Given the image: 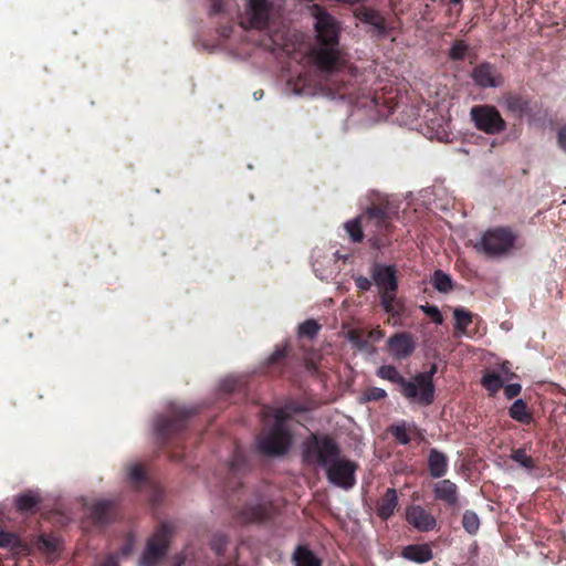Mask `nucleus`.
Masks as SVG:
<instances>
[{"mask_svg": "<svg viewBox=\"0 0 566 566\" xmlns=\"http://www.w3.org/2000/svg\"><path fill=\"white\" fill-rule=\"evenodd\" d=\"M303 460L323 468L334 486L349 490L356 483V463L342 457L337 443L328 437L311 436L303 444Z\"/></svg>", "mask_w": 566, "mask_h": 566, "instance_id": "1", "label": "nucleus"}, {"mask_svg": "<svg viewBox=\"0 0 566 566\" xmlns=\"http://www.w3.org/2000/svg\"><path fill=\"white\" fill-rule=\"evenodd\" d=\"M310 10L315 20L316 32V43L308 54L310 61L323 72L336 71L345 63L338 43L339 24L333 15L317 4H313Z\"/></svg>", "mask_w": 566, "mask_h": 566, "instance_id": "2", "label": "nucleus"}, {"mask_svg": "<svg viewBox=\"0 0 566 566\" xmlns=\"http://www.w3.org/2000/svg\"><path fill=\"white\" fill-rule=\"evenodd\" d=\"M287 413L283 409H273L264 415L266 431L258 439V449L265 455H282L293 443L286 426Z\"/></svg>", "mask_w": 566, "mask_h": 566, "instance_id": "3", "label": "nucleus"}, {"mask_svg": "<svg viewBox=\"0 0 566 566\" xmlns=\"http://www.w3.org/2000/svg\"><path fill=\"white\" fill-rule=\"evenodd\" d=\"M338 96L339 98H348L349 104L353 106L350 117L355 123H376L387 116L385 107H381L376 96L370 93L363 92L354 96L350 93H340L338 91Z\"/></svg>", "mask_w": 566, "mask_h": 566, "instance_id": "4", "label": "nucleus"}, {"mask_svg": "<svg viewBox=\"0 0 566 566\" xmlns=\"http://www.w3.org/2000/svg\"><path fill=\"white\" fill-rule=\"evenodd\" d=\"M514 241L515 237L512 231L505 228H495L485 231L475 244V248L489 256L497 258L510 252Z\"/></svg>", "mask_w": 566, "mask_h": 566, "instance_id": "5", "label": "nucleus"}, {"mask_svg": "<svg viewBox=\"0 0 566 566\" xmlns=\"http://www.w3.org/2000/svg\"><path fill=\"white\" fill-rule=\"evenodd\" d=\"M470 117L476 129L496 135L506 129V123L497 108L493 105H475L470 111Z\"/></svg>", "mask_w": 566, "mask_h": 566, "instance_id": "6", "label": "nucleus"}, {"mask_svg": "<svg viewBox=\"0 0 566 566\" xmlns=\"http://www.w3.org/2000/svg\"><path fill=\"white\" fill-rule=\"evenodd\" d=\"M361 227L366 230L380 231L387 227V214L378 208H370L364 216L347 221L344 224L346 232L354 242L363 239Z\"/></svg>", "mask_w": 566, "mask_h": 566, "instance_id": "7", "label": "nucleus"}, {"mask_svg": "<svg viewBox=\"0 0 566 566\" xmlns=\"http://www.w3.org/2000/svg\"><path fill=\"white\" fill-rule=\"evenodd\" d=\"M171 526L163 524L148 539L145 552L139 560L140 566H156L165 556L171 536Z\"/></svg>", "mask_w": 566, "mask_h": 566, "instance_id": "8", "label": "nucleus"}, {"mask_svg": "<svg viewBox=\"0 0 566 566\" xmlns=\"http://www.w3.org/2000/svg\"><path fill=\"white\" fill-rule=\"evenodd\" d=\"M272 10L273 4L270 0H247L244 27L264 29L268 25Z\"/></svg>", "mask_w": 566, "mask_h": 566, "instance_id": "9", "label": "nucleus"}, {"mask_svg": "<svg viewBox=\"0 0 566 566\" xmlns=\"http://www.w3.org/2000/svg\"><path fill=\"white\" fill-rule=\"evenodd\" d=\"M422 382L418 375L413 376L410 380L405 379L401 392L410 401L428 406L433 401L434 390L429 391Z\"/></svg>", "mask_w": 566, "mask_h": 566, "instance_id": "10", "label": "nucleus"}, {"mask_svg": "<svg viewBox=\"0 0 566 566\" xmlns=\"http://www.w3.org/2000/svg\"><path fill=\"white\" fill-rule=\"evenodd\" d=\"M370 274L373 282L379 289L380 295L386 292L397 291L398 281L394 265L375 263L371 266Z\"/></svg>", "mask_w": 566, "mask_h": 566, "instance_id": "11", "label": "nucleus"}, {"mask_svg": "<svg viewBox=\"0 0 566 566\" xmlns=\"http://www.w3.org/2000/svg\"><path fill=\"white\" fill-rule=\"evenodd\" d=\"M390 355L396 359H405L416 349V340L408 333H397L392 335L388 342Z\"/></svg>", "mask_w": 566, "mask_h": 566, "instance_id": "12", "label": "nucleus"}, {"mask_svg": "<svg viewBox=\"0 0 566 566\" xmlns=\"http://www.w3.org/2000/svg\"><path fill=\"white\" fill-rule=\"evenodd\" d=\"M356 18L370 27V31L376 36L382 38L387 35V28L385 19L380 13L374 9L360 7L355 12Z\"/></svg>", "mask_w": 566, "mask_h": 566, "instance_id": "13", "label": "nucleus"}, {"mask_svg": "<svg viewBox=\"0 0 566 566\" xmlns=\"http://www.w3.org/2000/svg\"><path fill=\"white\" fill-rule=\"evenodd\" d=\"M406 518L410 525L421 532H428L436 527V518L420 505L407 509Z\"/></svg>", "mask_w": 566, "mask_h": 566, "instance_id": "14", "label": "nucleus"}, {"mask_svg": "<svg viewBox=\"0 0 566 566\" xmlns=\"http://www.w3.org/2000/svg\"><path fill=\"white\" fill-rule=\"evenodd\" d=\"M474 83L483 88L497 87L502 84V78L496 70L488 63L478 65L472 72Z\"/></svg>", "mask_w": 566, "mask_h": 566, "instance_id": "15", "label": "nucleus"}, {"mask_svg": "<svg viewBox=\"0 0 566 566\" xmlns=\"http://www.w3.org/2000/svg\"><path fill=\"white\" fill-rule=\"evenodd\" d=\"M433 495L436 500L444 502L449 506L458 505V486L450 480H441L433 485Z\"/></svg>", "mask_w": 566, "mask_h": 566, "instance_id": "16", "label": "nucleus"}, {"mask_svg": "<svg viewBox=\"0 0 566 566\" xmlns=\"http://www.w3.org/2000/svg\"><path fill=\"white\" fill-rule=\"evenodd\" d=\"M85 506L96 522L106 523L114 512L115 503L109 500H92L90 503H85Z\"/></svg>", "mask_w": 566, "mask_h": 566, "instance_id": "17", "label": "nucleus"}, {"mask_svg": "<svg viewBox=\"0 0 566 566\" xmlns=\"http://www.w3.org/2000/svg\"><path fill=\"white\" fill-rule=\"evenodd\" d=\"M428 467L432 478H442L448 471V458L437 449H432L428 457Z\"/></svg>", "mask_w": 566, "mask_h": 566, "instance_id": "18", "label": "nucleus"}, {"mask_svg": "<svg viewBox=\"0 0 566 566\" xmlns=\"http://www.w3.org/2000/svg\"><path fill=\"white\" fill-rule=\"evenodd\" d=\"M402 556L411 562L422 564L432 558V551L429 545H408L402 551Z\"/></svg>", "mask_w": 566, "mask_h": 566, "instance_id": "19", "label": "nucleus"}, {"mask_svg": "<svg viewBox=\"0 0 566 566\" xmlns=\"http://www.w3.org/2000/svg\"><path fill=\"white\" fill-rule=\"evenodd\" d=\"M398 504V495L395 489H388L377 506V513L382 520L389 518Z\"/></svg>", "mask_w": 566, "mask_h": 566, "instance_id": "20", "label": "nucleus"}, {"mask_svg": "<svg viewBox=\"0 0 566 566\" xmlns=\"http://www.w3.org/2000/svg\"><path fill=\"white\" fill-rule=\"evenodd\" d=\"M294 566H322L321 559L306 546H298L293 554Z\"/></svg>", "mask_w": 566, "mask_h": 566, "instance_id": "21", "label": "nucleus"}, {"mask_svg": "<svg viewBox=\"0 0 566 566\" xmlns=\"http://www.w3.org/2000/svg\"><path fill=\"white\" fill-rule=\"evenodd\" d=\"M380 302L384 311L392 316H399L403 311L402 303L396 297V291L381 294Z\"/></svg>", "mask_w": 566, "mask_h": 566, "instance_id": "22", "label": "nucleus"}, {"mask_svg": "<svg viewBox=\"0 0 566 566\" xmlns=\"http://www.w3.org/2000/svg\"><path fill=\"white\" fill-rule=\"evenodd\" d=\"M510 417L521 423H530L531 413L527 411L526 403L523 399H516L509 409Z\"/></svg>", "mask_w": 566, "mask_h": 566, "instance_id": "23", "label": "nucleus"}, {"mask_svg": "<svg viewBox=\"0 0 566 566\" xmlns=\"http://www.w3.org/2000/svg\"><path fill=\"white\" fill-rule=\"evenodd\" d=\"M40 501V496L36 492L29 491L20 494L15 499V505L18 511L28 512L31 511Z\"/></svg>", "mask_w": 566, "mask_h": 566, "instance_id": "24", "label": "nucleus"}, {"mask_svg": "<svg viewBox=\"0 0 566 566\" xmlns=\"http://www.w3.org/2000/svg\"><path fill=\"white\" fill-rule=\"evenodd\" d=\"M60 546V538L52 535H42L36 543L38 549L45 553L48 556L55 554Z\"/></svg>", "mask_w": 566, "mask_h": 566, "instance_id": "25", "label": "nucleus"}, {"mask_svg": "<svg viewBox=\"0 0 566 566\" xmlns=\"http://www.w3.org/2000/svg\"><path fill=\"white\" fill-rule=\"evenodd\" d=\"M431 283L436 290L442 293H448L452 290V280L444 272L437 270L433 273Z\"/></svg>", "mask_w": 566, "mask_h": 566, "instance_id": "26", "label": "nucleus"}, {"mask_svg": "<svg viewBox=\"0 0 566 566\" xmlns=\"http://www.w3.org/2000/svg\"><path fill=\"white\" fill-rule=\"evenodd\" d=\"M321 329V325L315 319H306L305 322L301 323L297 327V336L300 338L307 337L310 339H313L316 337Z\"/></svg>", "mask_w": 566, "mask_h": 566, "instance_id": "27", "label": "nucleus"}, {"mask_svg": "<svg viewBox=\"0 0 566 566\" xmlns=\"http://www.w3.org/2000/svg\"><path fill=\"white\" fill-rule=\"evenodd\" d=\"M453 317L455 321V324H454L455 329L461 334L465 333L468 326L472 322L471 314L468 311H465L464 308L458 307L453 311Z\"/></svg>", "mask_w": 566, "mask_h": 566, "instance_id": "28", "label": "nucleus"}, {"mask_svg": "<svg viewBox=\"0 0 566 566\" xmlns=\"http://www.w3.org/2000/svg\"><path fill=\"white\" fill-rule=\"evenodd\" d=\"M377 375L382 379H387L391 382L398 384L400 387L405 381V378L399 374L396 367L391 365H384L379 367L377 370Z\"/></svg>", "mask_w": 566, "mask_h": 566, "instance_id": "29", "label": "nucleus"}, {"mask_svg": "<svg viewBox=\"0 0 566 566\" xmlns=\"http://www.w3.org/2000/svg\"><path fill=\"white\" fill-rule=\"evenodd\" d=\"M463 528L471 535L476 534L480 528V518L473 511H465L462 517Z\"/></svg>", "mask_w": 566, "mask_h": 566, "instance_id": "30", "label": "nucleus"}, {"mask_svg": "<svg viewBox=\"0 0 566 566\" xmlns=\"http://www.w3.org/2000/svg\"><path fill=\"white\" fill-rule=\"evenodd\" d=\"M504 379L500 374L489 373L483 376L482 385L491 392L495 394L503 387Z\"/></svg>", "mask_w": 566, "mask_h": 566, "instance_id": "31", "label": "nucleus"}, {"mask_svg": "<svg viewBox=\"0 0 566 566\" xmlns=\"http://www.w3.org/2000/svg\"><path fill=\"white\" fill-rule=\"evenodd\" d=\"M504 107L514 114H522L526 108L525 101L517 95H509L503 101Z\"/></svg>", "mask_w": 566, "mask_h": 566, "instance_id": "32", "label": "nucleus"}, {"mask_svg": "<svg viewBox=\"0 0 566 566\" xmlns=\"http://www.w3.org/2000/svg\"><path fill=\"white\" fill-rule=\"evenodd\" d=\"M511 459L526 470H532L534 468L532 458L528 457L523 449L513 450Z\"/></svg>", "mask_w": 566, "mask_h": 566, "instance_id": "33", "label": "nucleus"}, {"mask_svg": "<svg viewBox=\"0 0 566 566\" xmlns=\"http://www.w3.org/2000/svg\"><path fill=\"white\" fill-rule=\"evenodd\" d=\"M21 546L19 537L13 533L0 531V547L18 549Z\"/></svg>", "mask_w": 566, "mask_h": 566, "instance_id": "34", "label": "nucleus"}, {"mask_svg": "<svg viewBox=\"0 0 566 566\" xmlns=\"http://www.w3.org/2000/svg\"><path fill=\"white\" fill-rule=\"evenodd\" d=\"M468 51V45L463 41H455L449 51V56L452 60H462L465 56V53Z\"/></svg>", "mask_w": 566, "mask_h": 566, "instance_id": "35", "label": "nucleus"}, {"mask_svg": "<svg viewBox=\"0 0 566 566\" xmlns=\"http://www.w3.org/2000/svg\"><path fill=\"white\" fill-rule=\"evenodd\" d=\"M436 137L441 142H449L451 137V127H450V120L443 119V124H439L438 128L436 129Z\"/></svg>", "mask_w": 566, "mask_h": 566, "instance_id": "36", "label": "nucleus"}, {"mask_svg": "<svg viewBox=\"0 0 566 566\" xmlns=\"http://www.w3.org/2000/svg\"><path fill=\"white\" fill-rule=\"evenodd\" d=\"M437 365L436 364H432L430 369L424 371V373H418L417 375L420 377V379H422V384L426 385V388L430 390H434V385H433V376L434 374L437 373Z\"/></svg>", "mask_w": 566, "mask_h": 566, "instance_id": "37", "label": "nucleus"}, {"mask_svg": "<svg viewBox=\"0 0 566 566\" xmlns=\"http://www.w3.org/2000/svg\"><path fill=\"white\" fill-rule=\"evenodd\" d=\"M437 365L436 364H432L430 369L424 371V373H418L417 375L420 377V379H422V384L426 385V388L430 390H434V385H433V376L434 374L437 373Z\"/></svg>", "mask_w": 566, "mask_h": 566, "instance_id": "38", "label": "nucleus"}, {"mask_svg": "<svg viewBox=\"0 0 566 566\" xmlns=\"http://www.w3.org/2000/svg\"><path fill=\"white\" fill-rule=\"evenodd\" d=\"M128 479L132 483H139L144 479L143 468L138 463H133L127 469Z\"/></svg>", "mask_w": 566, "mask_h": 566, "instance_id": "39", "label": "nucleus"}, {"mask_svg": "<svg viewBox=\"0 0 566 566\" xmlns=\"http://www.w3.org/2000/svg\"><path fill=\"white\" fill-rule=\"evenodd\" d=\"M392 436L401 444H408L410 439L405 428V424H397L391 429Z\"/></svg>", "mask_w": 566, "mask_h": 566, "instance_id": "40", "label": "nucleus"}, {"mask_svg": "<svg viewBox=\"0 0 566 566\" xmlns=\"http://www.w3.org/2000/svg\"><path fill=\"white\" fill-rule=\"evenodd\" d=\"M387 396L386 391L379 387H371L364 394V400H379Z\"/></svg>", "mask_w": 566, "mask_h": 566, "instance_id": "41", "label": "nucleus"}, {"mask_svg": "<svg viewBox=\"0 0 566 566\" xmlns=\"http://www.w3.org/2000/svg\"><path fill=\"white\" fill-rule=\"evenodd\" d=\"M420 308L429 315L434 323L441 324L442 323V316L439 311V308L434 305H421Z\"/></svg>", "mask_w": 566, "mask_h": 566, "instance_id": "42", "label": "nucleus"}, {"mask_svg": "<svg viewBox=\"0 0 566 566\" xmlns=\"http://www.w3.org/2000/svg\"><path fill=\"white\" fill-rule=\"evenodd\" d=\"M174 427V423L159 417L155 421V429L158 434H164Z\"/></svg>", "mask_w": 566, "mask_h": 566, "instance_id": "43", "label": "nucleus"}, {"mask_svg": "<svg viewBox=\"0 0 566 566\" xmlns=\"http://www.w3.org/2000/svg\"><path fill=\"white\" fill-rule=\"evenodd\" d=\"M521 389L522 387L520 384H510L504 387V394L507 399H512L521 392Z\"/></svg>", "mask_w": 566, "mask_h": 566, "instance_id": "44", "label": "nucleus"}, {"mask_svg": "<svg viewBox=\"0 0 566 566\" xmlns=\"http://www.w3.org/2000/svg\"><path fill=\"white\" fill-rule=\"evenodd\" d=\"M313 266H314V271L316 272V275H317L319 279H322V280H327V279H329V277L333 275V273H334V271H333V270H329V271H327V270H321V269H319V262H318V260H315V261H314Z\"/></svg>", "mask_w": 566, "mask_h": 566, "instance_id": "45", "label": "nucleus"}, {"mask_svg": "<svg viewBox=\"0 0 566 566\" xmlns=\"http://www.w3.org/2000/svg\"><path fill=\"white\" fill-rule=\"evenodd\" d=\"M355 283L358 290L368 291L371 287V281L365 276H356Z\"/></svg>", "mask_w": 566, "mask_h": 566, "instance_id": "46", "label": "nucleus"}, {"mask_svg": "<svg viewBox=\"0 0 566 566\" xmlns=\"http://www.w3.org/2000/svg\"><path fill=\"white\" fill-rule=\"evenodd\" d=\"M285 356V346L276 347L275 350L269 356L268 364H273Z\"/></svg>", "mask_w": 566, "mask_h": 566, "instance_id": "47", "label": "nucleus"}, {"mask_svg": "<svg viewBox=\"0 0 566 566\" xmlns=\"http://www.w3.org/2000/svg\"><path fill=\"white\" fill-rule=\"evenodd\" d=\"M265 515V511L263 507L259 506L256 509H253L251 514H247V521H258L263 518Z\"/></svg>", "mask_w": 566, "mask_h": 566, "instance_id": "48", "label": "nucleus"}, {"mask_svg": "<svg viewBox=\"0 0 566 566\" xmlns=\"http://www.w3.org/2000/svg\"><path fill=\"white\" fill-rule=\"evenodd\" d=\"M558 144L560 146V148L566 151V127H563L559 132H558Z\"/></svg>", "mask_w": 566, "mask_h": 566, "instance_id": "49", "label": "nucleus"}, {"mask_svg": "<svg viewBox=\"0 0 566 566\" xmlns=\"http://www.w3.org/2000/svg\"><path fill=\"white\" fill-rule=\"evenodd\" d=\"M102 566H118V560L116 556H108Z\"/></svg>", "mask_w": 566, "mask_h": 566, "instance_id": "50", "label": "nucleus"}, {"mask_svg": "<svg viewBox=\"0 0 566 566\" xmlns=\"http://www.w3.org/2000/svg\"><path fill=\"white\" fill-rule=\"evenodd\" d=\"M384 337V333L379 329H374L370 332V338L373 340H379Z\"/></svg>", "mask_w": 566, "mask_h": 566, "instance_id": "51", "label": "nucleus"}, {"mask_svg": "<svg viewBox=\"0 0 566 566\" xmlns=\"http://www.w3.org/2000/svg\"><path fill=\"white\" fill-rule=\"evenodd\" d=\"M171 566H190V564L186 563V560L182 557L177 556L176 558H174Z\"/></svg>", "mask_w": 566, "mask_h": 566, "instance_id": "52", "label": "nucleus"}, {"mask_svg": "<svg viewBox=\"0 0 566 566\" xmlns=\"http://www.w3.org/2000/svg\"><path fill=\"white\" fill-rule=\"evenodd\" d=\"M224 544H226V541H224L223 537H220L218 539V542L214 543V549L217 551V553L221 552V549L223 548Z\"/></svg>", "mask_w": 566, "mask_h": 566, "instance_id": "53", "label": "nucleus"}, {"mask_svg": "<svg viewBox=\"0 0 566 566\" xmlns=\"http://www.w3.org/2000/svg\"><path fill=\"white\" fill-rule=\"evenodd\" d=\"M501 376H502V378H503L504 380L510 379L511 374H510V369L506 367V365H503V366H502Z\"/></svg>", "mask_w": 566, "mask_h": 566, "instance_id": "54", "label": "nucleus"}, {"mask_svg": "<svg viewBox=\"0 0 566 566\" xmlns=\"http://www.w3.org/2000/svg\"><path fill=\"white\" fill-rule=\"evenodd\" d=\"M294 93H295V94H298V95H301V94H310V92H307V91L305 90V87L295 88V90H294Z\"/></svg>", "mask_w": 566, "mask_h": 566, "instance_id": "55", "label": "nucleus"}, {"mask_svg": "<svg viewBox=\"0 0 566 566\" xmlns=\"http://www.w3.org/2000/svg\"><path fill=\"white\" fill-rule=\"evenodd\" d=\"M229 380H227L226 382H228ZM227 387L226 389L227 390H232L234 388V381H231V384L228 386L227 384H224Z\"/></svg>", "mask_w": 566, "mask_h": 566, "instance_id": "56", "label": "nucleus"}, {"mask_svg": "<svg viewBox=\"0 0 566 566\" xmlns=\"http://www.w3.org/2000/svg\"><path fill=\"white\" fill-rule=\"evenodd\" d=\"M262 95H263L262 93L259 94V92H255L254 98L258 101V99L262 98Z\"/></svg>", "mask_w": 566, "mask_h": 566, "instance_id": "57", "label": "nucleus"}, {"mask_svg": "<svg viewBox=\"0 0 566 566\" xmlns=\"http://www.w3.org/2000/svg\"><path fill=\"white\" fill-rule=\"evenodd\" d=\"M373 245H374V247H377V248L379 247V243H378V240H377V239L373 240Z\"/></svg>", "mask_w": 566, "mask_h": 566, "instance_id": "58", "label": "nucleus"}, {"mask_svg": "<svg viewBox=\"0 0 566 566\" xmlns=\"http://www.w3.org/2000/svg\"><path fill=\"white\" fill-rule=\"evenodd\" d=\"M449 1H450L451 3H454V4H457V3H460V2H461V0H449Z\"/></svg>", "mask_w": 566, "mask_h": 566, "instance_id": "59", "label": "nucleus"}, {"mask_svg": "<svg viewBox=\"0 0 566 566\" xmlns=\"http://www.w3.org/2000/svg\"><path fill=\"white\" fill-rule=\"evenodd\" d=\"M349 340H350V342H353L355 345H358V344L355 342V339H354V337H353V336H350V337H349Z\"/></svg>", "mask_w": 566, "mask_h": 566, "instance_id": "60", "label": "nucleus"}]
</instances>
